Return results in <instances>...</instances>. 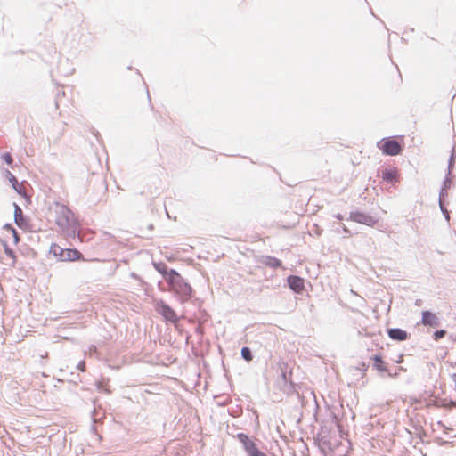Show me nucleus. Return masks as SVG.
Listing matches in <instances>:
<instances>
[{
    "label": "nucleus",
    "mask_w": 456,
    "mask_h": 456,
    "mask_svg": "<svg viewBox=\"0 0 456 456\" xmlns=\"http://www.w3.org/2000/svg\"><path fill=\"white\" fill-rule=\"evenodd\" d=\"M420 303H421V300L418 299V300H416L415 305H420Z\"/></svg>",
    "instance_id": "30"
},
{
    "label": "nucleus",
    "mask_w": 456,
    "mask_h": 456,
    "mask_svg": "<svg viewBox=\"0 0 456 456\" xmlns=\"http://www.w3.org/2000/svg\"><path fill=\"white\" fill-rule=\"evenodd\" d=\"M446 335V330H436L433 334V338L437 341L441 338H443Z\"/></svg>",
    "instance_id": "18"
},
{
    "label": "nucleus",
    "mask_w": 456,
    "mask_h": 456,
    "mask_svg": "<svg viewBox=\"0 0 456 456\" xmlns=\"http://www.w3.org/2000/svg\"><path fill=\"white\" fill-rule=\"evenodd\" d=\"M342 229H343V232H344L346 235H351V232L349 231V229H348L345 224H342Z\"/></svg>",
    "instance_id": "25"
},
{
    "label": "nucleus",
    "mask_w": 456,
    "mask_h": 456,
    "mask_svg": "<svg viewBox=\"0 0 456 456\" xmlns=\"http://www.w3.org/2000/svg\"><path fill=\"white\" fill-rule=\"evenodd\" d=\"M172 380L177 382V379L175 378H172Z\"/></svg>",
    "instance_id": "31"
},
{
    "label": "nucleus",
    "mask_w": 456,
    "mask_h": 456,
    "mask_svg": "<svg viewBox=\"0 0 456 456\" xmlns=\"http://www.w3.org/2000/svg\"><path fill=\"white\" fill-rule=\"evenodd\" d=\"M48 215L62 232L75 235L79 229V222L74 213L65 205L53 202L48 207Z\"/></svg>",
    "instance_id": "1"
},
{
    "label": "nucleus",
    "mask_w": 456,
    "mask_h": 456,
    "mask_svg": "<svg viewBox=\"0 0 456 456\" xmlns=\"http://www.w3.org/2000/svg\"><path fill=\"white\" fill-rule=\"evenodd\" d=\"M14 220L15 224L20 228H26L28 226V222L23 216L22 209L17 204H14Z\"/></svg>",
    "instance_id": "11"
},
{
    "label": "nucleus",
    "mask_w": 456,
    "mask_h": 456,
    "mask_svg": "<svg viewBox=\"0 0 456 456\" xmlns=\"http://www.w3.org/2000/svg\"><path fill=\"white\" fill-rule=\"evenodd\" d=\"M84 260L83 255L75 248H65L61 261Z\"/></svg>",
    "instance_id": "10"
},
{
    "label": "nucleus",
    "mask_w": 456,
    "mask_h": 456,
    "mask_svg": "<svg viewBox=\"0 0 456 456\" xmlns=\"http://www.w3.org/2000/svg\"><path fill=\"white\" fill-rule=\"evenodd\" d=\"M262 263L267 266H270L272 268H278L281 266V261L277 259L276 257L265 256H263Z\"/></svg>",
    "instance_id": "13"
},
{
    "label": "nucleus",
    "mask_w": 456,
    "mask_h": 456,
    "mask_svg": "<svg viewBox=\"0 0 456 456\" xmlns=\"http://www.w3.org/2000/svg\"><path fill=\"white\" fill-rule=\"evenodd\" d=\"M388 337L395 341H404L409 338L407 331L400 328L387 329Z\"/></svg>",
    "instance_id": "9"
},
{
    "label": "nucleus",
    "mask_w": 456,
    "mask_h": 456,
    "mask_svg": "<svg viewBox=\"0 0 456 456\" xmlns=\"http://www.w3.org/2000/svg\"><path fill=\"white\" fill-rule=\"evenodd\" d=\"M290 375H291V371L287 373V371L282 370L281 377H282V379L284 380L285 383L288 382L289 376H290Z\"/></svg>",
    "instance_id": "22"
},
{
    "label": "nucleus",
    "mask_w": 456,
    "mask_h": 456,
    "mask_svg": "<svg viewBox=\"0 0 456 456\" xmlns=\"http://www.w3.org/2000/svg\"><path fill=\"white\" fill-rule=\"evenodd\" d=\"M288 285L296 293H301L305 289V281L297 275H289L287 278Z\"/></svg>",
    "instance_id": "7"
},
{
    "label": "nucleus",
    "mask_w": 456,
    "mask_h": 456,
    "mask_svg": "<svg viewBox=\"0 0 456 456\" xmlns=\"http://www.w3.org/2000/svg\"><path fill=\"white\" fill-rule=\"evenodd\" d=\"M2 159L8 164V165H11L13 161L12 159V157L10 153H4L3 156H2Z\"/></svg>",
    "instance_id": "19"
},
{
    "label": "nucleus",
    "mask_w": 456,
    "mask_h": 456,
    "mask_svg": "<svg viewBox=\"0 0 456 456\" xmlns=\"http://www.w3.org/2000/svg\"><path fill=\"white\" fill-rule=\"evenodd\" d=\"M446 193V188H442L440 194H439V201L442 200V198Z\"/></svg>",
    "instance_id": "26"
},
{
    "label": "nucleus",
    "mask_w": 456,
    "mask_h": 456,
    "mask_svg": "<svg viewBox=\"0 0 456 456\" xmlns=\"http://www.w3.org/2000/svg\"><path fill=\"white\" fill-rule=\"evenodd\" d=\"M382 178L387 183H395L396 181V172L391 169H385L382 172Z\"/></svg>",
    "instance_id": "15"
},
{
    "label": "nucleus",
    "mask_w": 456,
    "mask_h": 456,
    "mask_svg": "<svg viewBox=\"0 0 456 456\" xmlns=\"http://www.w3.org/2000/svg\"><path fill=\"white\" fill-rule=\"evenodd\" d=\"M378 147L382 151L385 155L396 156L403 151L401 144L394 138L382 139Z\"/></svg>",
    "instance_id": "4"
},
{
    "label": "nucleus",
    "mask_w": 456,
    "mask_h": 456,
    "mask_svg": "<svg viewBox=\"0 0 456 456\" xmlns=\"http://www.w3.org/2000/svg\"><path fill=\"white\" fill-rule=\"evenodd\" d=\"M443 407L448 408V407H456V402L450 400L448 403H443Z\"/></svg>",
    "instance_id": "23"
},
{
    "label": "nucleus",
    "mask_w": 456,
    "mask_h": 456,
    "mask_svg": "<svg viewBox=\"0 0 456 456\" xmlns=\"http://www.w3.org/2000/svg\"><path fill=\"white\" fill-rule=\"evenodd\" d=\"M65 248H62L56 243H53L50 247V253L61 261Z\"/></svg>",
    "instance_id": "14"
},
{
    "label": "nucleus",
    "mask_w": 456,
    "mask_h": 456,
    "mask_svg": "<svg viewBox=\"0 0 456 456\" xmlns=\"http://www.w3.org/2000/svg\"><path fill=\"white\" fill-rule=\"evenodd\" d=\"M335 217L338 220H343V216L341 214H337Z\"/></svg>",
    "instance_id": "29"
},
{
    "label": "nucleus",
    "mask_w": 456,
    "mask_h": 456,
    "mask_svg": "<svg viewBox=\"0 0 456 456\" xmlns=\"http://www.w3.org/2000/svg\"><path fill=\"white\" fill-rule=\"evenodd\" d=\"M439 206H440L441 211L444 215L445 218L449 219V213H448L447 209L444 208V206L443 205L442 200H440Z\"/></svg>",
    "instance_id": "20"
},
{
    "label": "nucleus",
    "mask_w": 456,
    "mask_h": 456,
    "mask_svg": "<svg viewBox=\"0 0 456 456\" xmlns=\"http://www.w3.org/2000/svg\"><path fill=\"white\" fill-rule=\"evenodd\" d=\"M249 456H266V454L258 449Z\"/></svg>",
    "instance_id": "24"
},
{
    "label": "nucleus",
    "mask_w": 456,
    "mask_h": 456,
    "mask_svg": "<svg viewBox=\"0 0 456 456\" xmlns=\"http://www.w3.org/2000/svg\"><path fill=\"white\" fill-rule=\"evenodd\" d=\"M173 293L179 297V300L186 302L191 298V287L183 279V277L173 269Z\"/></svg>",
    "instance_id": "3"
},
{
    "label": "nucleus",
    "mask_w": 456,
    "mask_h": 456,
    "mask_svg": "<svg viewBox=\"0 0 456 456\" xmlns=\"http://www.w3.org/2000/svg\"><path fill=\"white\" fill-rule=\"evenodd\" d=\"M421 322L425 326L438 327L440 325L439 318L431 311L426 310L422 312Z\"/></svg>",
    "instance_id": "8"
},
{
    "label": "nucleus",
    "mask_w": 456,
    "mask_h": 456,
    "mask_svg": "<svg viewBox=\"0 0 456 456\" xmlns=\"http://www.w3.org/2000/svg\"><path fill=\"white\" fill-rule=\"evenodd\" d=\"M350 219L356 223L363 224L368 226H372L376 223V220L373 216L362 212H352L350 214Z\"/></svg>",
    "instance_id": "6"
},
{
    "label": "nucleus",
    "mask_w": 456,
    "mask_h": 456,
    "mask_svg": "<svg viewBox=\"0 0 456 456\" xmlns=\"http://www.w3.org/2000/svg\"><path fill=\"white\" fill-rule=\"evenodd\" d=\"M6 177L9 179L10 183H12L13 189L20 195H25L23 192V186L19 183L17 178L9 171H5Z\"/></svg>",
    "instance_id": "12"
},
{
    "label": "nucleus",
    "mask_w": 456,
    "mask_h": 456,
    "mask_svg": "<svg viewBox=\"0 0 456 456\" xmlns=\"http://www.w3.org/2000/svg\"><path fill=\"white\" fill-rule=\"evenodd\" d=\"M372 359L374 362L373 367L375 369H377L379 371H386L387 370L386 363L380 355L376 354V355H374V357Z\"/></svg>",
    "instance_id": "16"
},
{
    "label": "nucleus",
    "mask_w": 456,
    "mask_h": 456,
    "mask_svg": "<svg viewBox=\"0 0 456 456\" xmlns=\"http://www.w3.org/2000/svg\"><path fill=\"white\" fill-rule=\"evenodd\" d=\"M444 188H447V186H449V185L451 184V180H450V178L446 177V178H445V181H444Z\"/></svg>",
    "instance_id": "27"
},
{
    "label": "nucleus",
    "mask_w": 456,
    "mask_h": 456,
    "mask_svg": "<svg viewBox=\"0 0 456 456\" xmlns=\"http://www.w3.org/2000/svg\"><path fill=\"white\" fill-rule=\"evenodd\" d=\"M172 316H173V324H175L177 317H176V314L175 313V311L173 310V314H172Z\"/></svg>",
    "instance_id": "28"
},
{
    "label": "nucleus",
    "mask_w": 456,
    "mask_h": 456,
    "mask_svg": "<svg viewBox=\"0 0 456 456\" xmlns=\"http://www.w3.org/2000/svg\"><path fill=\"white\" fill-rule=\"evenodd\" d=\"M241 357L246 361V362H250L253 360V354H252V351L249 347L248 346H243L241 348Z\"/></svg>",
    "instance_id": "17"
},
{
    "label": "nucleus",
    "mask_w": 456,
    "mask_h": 456,
    "mask_svg": "<svg viewBox=\"0 0 456 456\" xmlns=\"http://www.w3.org/2000/svg\"><path fill=\"white\" fill-rule=\"evenodd\" d=\"M453 164H454V157H453V155H452L450 157L449 164H448V175H450V173L452 172Z\"/></svg>",
    "instance_id": "21"
},
{
    "label": "nucleus",
    "mask_w": 456,
    "mask_h": 456,
    "mask_svg": "<svg viewBox=\"0 0 456 456\" xmlns=\"http://www.w3.org/2000/svg\"><path fill=\"white\" fill-rule=\"evenodd\" d=\"M236 437L239 440V442L242 444L243 449L248 456L251 455L253 452L258 450V447L256 444L255 441L252 438H250L248 435L244 433H239L237 434Z\"/></svg>",
    "instance_id": "5"
},
{
    "label": "nucleus",
    "mask_w": 456,
    "mask_h": 456,
    "mask_svg": "<svg viewBox=\"0 0 456 456\" xmlns=\"http://www.w3.org/2000/svg\"><path fill=\"white\" fill-rule=\"evenodd\" d=\"M4 239L2 240V244L4 248V253L11 259L9 265L14 267L16 265L17 257L14 251L9 248L8 241H12L14 245H17L20 241V237L17 231L11 224H5L4 226Z\"/></svg>",
    "instance_id": "2"
}]
</instances>
